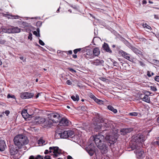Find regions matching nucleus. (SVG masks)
<instances>
[{"label": "nucleus", "instance_id": "1", "mask_svg": "<svg viewBox=\"0 0 159 159\" xmlns=\"http://www.w3.org/2000/svg\"><path fill=\"white\" fill-rule=\"evenodd\" d=\"M111 136L108 134H105L104 135L99 134L95 135L94 137V141L98 148L101 150L102 153H105L107 152V147L104 143H102L106 141L109 140L113 142L115 141V139H111Z\"/></svg>", "mask_w": 159, "mask_h": 159}, {"label": "nucleus", "instance_id": "2", "mask_svg": "<svg viewBox=\"0 0 159 159\" xmlns=\"http://www.w3.org/2000/svg\"><path fill=\"white\" fill-rule=\"evenodd\" d=\"M14 144L19 148H21L22 147L27 144L29 141L27 137L23 135H18L15 137L14 139Z\"/></svg>", "mask_w": 159, "mask_h": 159}, {"label": "nucleus", "instance_id": "3", "mask_svg": "<svg viewBox=\"0 0 159 159\" xmlns=\"http://www.w3.org/2000/svg\"><path fill=\"white\" fill-rule=\"evenodd\" d=\"M97 116L100 122L103 124L102 126V128H103L102 132L101 133L102 134H103L104 131L107 130L108 128L113 127V121L104 119L102 116L99 114H97Z\"/></svg>", "mask_w": 159, "mask_h": 159}, {"label": "nucleus", "instance_id": "4", "mask_svg": "<svg viewBox=\"0 0 159 159\" xmlns=\"http://www.w3.org/2000/svg\"><path fill=\"white\" fill-rule=\"evenodd\" d=\"M49 152L50 153L53 152V155L54 158L58 157L62 153V150L59 149L58 147H51L49 148Z\"/></svg>", "mask_w": 159, "mask_h": 159}, {"label": "nucleus", "instance_id": "5", "mask_svg": "<svg viewBox=\"0 0 159 159\" xmlns=\"http://www.w3.org/2000/svg\"><path fill=\"white\" fill-rule=\"evenodd\" d=\"M48 118L52 120L53 123H57L60 120V115L56 113H52L48 115Z\"/></svg>", "mask_w": 159, "mask_h": 159}, {"label": "nucleus", "instance_id": "6", "mask_svg": "<svg viewBox=\"0 0 159 159\" xmlns=\"http://www.w3.org/2000/svg\"><path fill=\"white\" fill-rule=\"evenodd\" d=\"M6 32L8 33H18L20 32L22 29L17 27L10 26L6 28Z\"/></svg>", "mask_w": 159, "mask_h": 159}, {"label": "nucleus", "instance_id": "7", "mask_svg": "<svg viewBox=\"0 0 159 159\" xmlns=\"http://www.w3.org/2000/svg\"><path fill=\"white\" fill-rule=\"evenodd\" d=\"M94 121L93 124L94 129L97 130H98L100 129H103V128H102V125L100 124L101 122L98 120V119L97 118V116L96 118L94 119Z\"/></svg>", "mask_w": 159, "mask_h": 159}, {"label": "nucleus", "instance_id": "8", "mask_svg": "<svg viewBox=\"0 0 159 159\" xmlns=\"http://www.w3.org/2000/svg\"><path fill=\"white\" fill-rule=\"evenodd\" d=\"M118 53L119 54L121 55L122 57H123L125 59L129 61H132V59L130 57V55L127 52H124L123 50H120Z\"/></svg>", "mask_w": 159, "mask_h": 159}, {"label": "nucleus", "instance_id": "9", "mask_svg": "<svg viewBox=\"0 0 159 159\" xmlns=\"http://www.w3.org/2000/svg\"><path fill=\"white\" fill-rule=\"evenodd\" d=\"M34 96V94L32 93L25 92L20 94V97L24 99L29 98H32Z\"/></svg>", "mask_w": 159, "mask_h": 159}, {"label": "nucleus", "instance_id": "10", "mask_svg": "<svg viewBox=\"0 0 159 159\" xmlns=\"http://www.w3.org/2000/svg\"><path fill=\"white\" fill-rule=\"evenodd\" d=\"M59 122V124L60 125L63 126H68L70 123L66 118L65 117H63L60 120Z\"/></svg>", "mask_w": 159, "mask_h": 159}, {"label": "nucleus", "instance_id": "11", "mask_svg": "<svg viewBox=\"0 0 159 159\" xmlns=\"http://www.w3.org/2000/svg\"><path fill=\"white\" fill-rule=\"evenodd\" d=\"M104 61L102 59H97L92 61L91 63L96 66L103 65Z\"/></svg>", "mask_w": 159, "mask_h": 159}, {"label": "nucleus", "instance_id": "12", "mask_svg": "<svg viewBox=\"0 0 159 159\" xmlns=\"http://www.w3.org/2000/svg\"><path fill=\"white\" fill-rule=\"evenodd\" d=\"M134 152L136 154L137 158H140L142 157L144 152L143 150L139 148L136 150L134 151Z\"/></svg>", "mask_w": 159, "mask_h": 159}, {"label": "nucleus", "instance_id": "13", "mask_svg": "<svg viewBox=\"0 0 159 159\" xmlns=\"http://www.w3.org/2000/svg\"><path fill=\"white\" fill-rule=\"evenodd\" d=\"M3 16L5 17L8 19H17L18 18L19 16H18L12 15L9 14V12H7L6 13H2V14Z\"/></svg>", "mask_w": 159, "mask_h": 159}, {"label": "nucleus", "instance_id": "14", "mask_svg": "<svg viewBox=\"0 0 159 159\" xmlns=\"http://www.w3.org/2000/svg\"><path fill=\"white\" fill-rule=\"evenodd\" d=\"M133 131V129L130 128L121 129L120 130L121 134L124 135L127 133H130Z\"/></svg>", "mask_w": 159, "mask_h": 159}, {"label": "nucleus", "instance_id": "15", "mask_svg": "<svg viewBox=\"0 0 159 159\" xmlns=\"http://www.w3.org/2000/svg\"><path fill=\"white\" fill-rule=\"evenodd\" d=\"M18 150L16 147H15L13 145H12L10 148V152L11 155H14L17 154Z\"/></svg>", "mask_w": 159, "mask_h": 159}, {"label": "nucleus", "instance_id": "16", "mask_svg": "<svg viewBox=\"0 0 159 159\" xmlns=\"http://www.w3.org/2000/svg\"><path fill=\"white\" fill-rule=\"evenodd\" d=\"M102 47L107 52H108L110 53H112V51L111 50L108 44L107 43H104L102 46Z\"/></svg>", "mask_w": 159, "mask_h": 159}, {"label": "nucleus", "instance_id": "17", "mask_svg": "<svg viewBox=\"0 0 159 159\" xmlns=\"http://www.w3.org/2000/svg\"><path fill=\"white\" fill-rule=\"evenodd\" d=\"M146 140V138L144 135L143 134L139 135L136 139V141L138 142H142Z\"/></svg>", "mask_w": 159, "mask_h": 159}, {"label": "nucleus", "instance_id": "18", "mask_svg": "<svg viewBox=\"0 0 159 159\" xmlns=\"http://www.w3.org/2000/svg\"><path fill=\"white\" fill-rule=\"evenodd\" d=\"M136 54L142 56V52L134 47L131 50Z\"/></svg>", "mask_w": 159, "mask_h": 159}, {"label": "nucleus", "instance_id": "19", "mask_svg": "<svg viewBox=\"0 0 159 159\" xmlns=\"http://www.w3.org/2000/svg\"><path fill=\"white\" fill-rule=\"evenodd\" d=\"M68 131H64L61 133H59V135L60 136L61 138L66 139L68 137Z\"/></svg>", "mask_w": 159, "mask_h": 159}, {"label": "nucleus", "instance_id": "20", "mask_svg": "<svg viewBox=\"0 0 159 159\" xmlns=\"http://www.w3.org/2000/svg\"><path fill=\"white\" fill-rule=\"evenodd\" d=\"M93 53L95 56H98L100 53L99 49L98 47H96L93 49Z\"/></svg>", "mask_w": 159, "mask_h": 159}, {"label": "nucleus", "instance_id": "21", "mask_svg": "<svg viewBox=\"0 0 159 159\" xmlns=\"http://www.w3.org/2000/svg\"><path fill=\"white\" fill-rule=\"evenodd\" d=\"M21 25V26H20V27L21 28H25V30H26L27 31L29 30H28L27 29V28H29V27L30 25L28 23L23 21V22H22Z\"/></svg>", "mask_w": 159, "mask_h": 159}, {"label": "nucleus", "instance_id": "22", "mask_svg": "<svg viewBox=\"0 0 159 159\" xmlns=\"http://www.w3.org/2000/svg\"><path fill=\"white\" fill-rule=\"evenodd\" d=\"M35 121L36 123L41 124L45 122L46 119L44 118L38 117Z\"/></svg>", "mask_w": 159, "mask_h": 159}, {"label": "nucleus", "instance_id": "23", "mask_svg": "<svg viewBox=\"0 0 159 159\" xmlns=\"http://www.w3.org/2000/svg\"><path fill=\"white\" fill-rule=\"evenodd\" d=\"M21 114L23 118L25 119L27 118L29 116L27 112V110H24L22 112Z\"/></svg>", "mask_w": 159, "mask_h": 159}, {"label": "nucleus", "instance_id": "24", "mask_svg": "<svg viewBox=\"0 0 159 159\" xmlns=\"http://www.w3.org/2000/svg\"><path fill=\"white\" fill-rule=\"evenodd\" d=\"M107 108L109 110L112 111L114 113H116L117 112V110L116 109H115L111 106V105L108 106H107Z\"/></svg>", "mask_w": 159, "mask_h": 159}, {"label": "nucleus", "instance_id": "25", "mask_svg": "<svg viewBox=\"0 0 159 159\" xmlns=\"http://www.w3.org/2000/svg\"><path fill=\"white\" fill-rule=\"evenodd\" d=\"M95 150V148L93 145V144H92V143L88 147L87 149V150L92 151L93 152H94Z\"/></svg>", "mask_w": 159, "mask_h": 159}, {"label": "nucleus", "instance_id": "26", "mask_svg": "<svg viewBox=\"0 0 159 159\" xmlns=\"http://www.w3.org/2000/svg\"><path fill=\"white\" fill-rule=\"evenodd\" d=\"M95 150V148L93 145V144H92V143L88 147L87 149V150L92 151L93 152H94Z\"/></svg>", "mask_w": 159, "mask_h": 159}, {"label": "nucleus", "instance_id": "27", "mask_svg": "<svg viewBox=\"0 0 159 159\" xmlns=\"http://www.w3.org/2000/svg\"><path fill=\"white\" fill-rule=\"evenodd\" d=\"M142 100L148 103H150V100L148 96L145 95L142 98Z\"/></svg>", "mask_w": 159, "mask_h": 159}, {"label": "nucleus", "instance_id": "28", "mask_svg": "<svg viewBox=\"0 0 159 159\" xmlns=\"http://www.w3.org/2000/svg\"><path fill=\"white\" fill-rule=\"evenodd\" d=\"M71 99L74 101H78L79 100V96L78 94H76L75 97L74 95H72L71 96Z\"/></svg>", "mask_w": 159, "mask_h": 159}, {"label": "nucleus", "instance_id": "29", "mask_svg": "<svg viewBox=\"0 0 159 159\" xmlns=\"http://www.w3.org/2000/svg\"><path fill=\"white\" fill-rule=\"evenodd\" d=\"M46 124L47 126L48 127H51L52 125V123H53L52 120H51L50 119H49V120L46 121Z\"/></svg>", "mask_w": 159, "mask_h": 159}, {"label": "nucleus", "instance_id": "30", "mask_svg": "<svg viewBox=\"0 0 159 159\" xmlns=\"http://www.w3.org/2000/svg\"><path fill=\"white\" fill-rule=\"evenodd\" d=\"M68 137H71V138H73V137L72 136L73 135H74V132L71 130H69L68 131Z\"/></svg>", "mask_w": 159, "mask_h": 159}, {"label": "nucleus", "instance_id": "31", "mask_svg": "<svg viewBox=\"0 0 159 159\" xmlns=\"http://www.w3.org/2000/svg\"><path fill=\"white\" fill-rule=\"evenodd\" d=\"M38 143L39 144H42V145H45L46 143H45V141L43 140V139H40L38 141Z\"/></svg>", "mask_w": 159, "mask_h": 159}, {"label": "nucleus", "instance_id": "32", "mask_svg": "<svg viewBox=\"0 0 159 159\" xmlns=\"http://www.w3.org/2000/svg\"><path fill=\"white\" fill-rule=\"evenodd\" d=\"M125 44L126 46H127L131 50H132V48L134 47L132 44H131L130 43H129L128 42H126Z\"/></svg>", "mask_w": 159, "mask_h": 159}, {"label": "nucleus", "instance_id": "33", "mask_svg": "<svg viewBox=\"0 0 159 159\" xmlns=\"http://www.w3.org/2000/svg\"><path fill=\"white\" fill-rule=\"evenodd\" d=\"M6 146L5 142L3 140H0V147Z\"/></svg>", "mask_w": 159, "mask_h": 159}, {"label": "nucleus", "instance_id": "34", "mask_svg": "<svg viewBox=\"0 0 159 159\" xmlns=\"http://www.w3.org/2000/svg\"><path fill=\"white\" fill-rule=\"evenodd\" d=\"M7 98H12L13 99H16V97L14 95H11L10 94H8L7 96Z\"/></svg>", "mask_w": 159, "mask_h": 159}, {"label": "nucleus", "instance_id": "35", "mask_svg": "<svg viewBox=\"0 0 159 159\" xmlns=\"http://www.w3.org/2000/svg\"><path fill=\"white\" fill-rule=\"evenodd\" d=\"M89 96L91 98L93 99L94 100L95 99L97 100V99H96V98L92 93H90L89 94Z\"/></svg>", "mask_w": 159, "mask_h": 159}, {"label": "nucleus", "instance_id": "36", "mask_svg": "<svg viewBox=\"0 0 159 159\" xmlns=\"http://www.w3.org/2000/svg\"><path fill=\"white\" fill-rule=\"evenodd\" d=\"M129 114L131 116H136L138 115V113L137 112H134L130 113H129Z\"/></svg>", "mask_w": 159, "mask_h": 159}, {"label": "nucleus", "instance_id": "37", "mask_svg": "<svg viewBox=\"0 0 159 159\" xmlns=\"http://www.w3.org/2000/svg\"><path fill=\"white\" fill-rule=\"evenodd\" d=\"M143 26L144 28H146L148 29H150L151 28L150 26L148 25L146 23L143 24Z\"/></svg>", "mask_w": 159, "mask_h": 159}, {"label": "nucleus", "instance_id": "38", "mask_svg": "<svg viewBox=\"0 0 159 159\" xmlns=\"http://www.w3.org/2000/svg\"><path fill=\"white\" fill-rule=\"evenodd\" d=\"M81 50V48H80L76 49L74 50L73 52L75 54H76L78 52L80 51Z\"/></svg>", "mask_w": 159, "mask_h": 159}, {"label": "nucleus", "instance_id": "39", "mask_svg": "<svg viewBox=\"0 0 159 159\" xmlns=\"http://www.w3.org/2000/svg\"><path fill=\"white\" fill-rule=\"evenodd\" d=\"M152 144L154 146L156 145H159V141H154L152 142Z\"/></svg>", "mask_w": 159, "mask_h": 159}, {"label": "nucleus", "instance_id": "40", "mask_svg": "<svg viewBox=\"0 0 159 159\" xmlns=\"http://www.w3.org/2000/svg\"><path fill=\"white\" fill-rule=\"evenodd\" d=\"M68 69L69 71H70L73 73H75L76 72V70L70 68H68Z\"/></svg>", "mask_w": 159, "mask_h": 159}, {"label": "nucleus", "instance_id": "41", "mask_svg": "<svg viewBox=\"0 0 159 159\" xmlns=\"http://www.w3.org/2000/svg\"><path fill=\"white\" fill-rule=\"evenodd\" d=\"M87 151L88 153L91 156H92V155H93V154L94 153V152L92 151L88 150H87Z\"/></svg>", "mask_w": 159, "mask_h": 159}, {"label": "nucleus", "instance_id": "42", "mask_svg": "<svg viewBox=\"0 0 159 159\" xmlns=\"http://www.w3.org/2000/svg\"><path fill=\"white\" fill-rule=\"evenodd\" d=\"M96 99H97V100H96L95 99H94V101L95 102H96L97 103H99V104L102 103V101L101 100H100V99H98L97 98H96Z\"/></svg>", "mask_w": 159, "mask_h": 159}, {"label": "nucleus", "instance_id": "43", "mask_svg": "<svg viewBox=\"0 0 159 159\" xmlns=\"http://www.w3.org/2000/svg\"><path fill=\"white\" fill-rule=\"evenodd\" d=\"M151 89L153 91H156L157 90L156 88L154 86H151Z\"/></svg>", "mask_w": 159, "mask_h": 159}, {"label": "nucleus", "instance_id": "44", "mask_svg": "<svg viewBox=\"0 0 159 159\" xmlns=\"http://www.w3.org/2000/svg\"><path fill=\"white\" fill-rule=\"evenodd\" d=\"M6 146H1L0 147V151L1 152L4 151Z\"/></svg>", "mask_w": 159, "mask_h": 159}, {"label": "nucleus", "instance_id": "45", "mask_svg": "<svg viewBox=\"0 0 159 159\" xmlns=\"http://www.w3.org/2000/svg\"><path fill=\"white\" fill-rule=\"evenodd\" d=\"M37 158V159H43V156H41L40 155H37L36 157H35V158Z\"/></svg>", "mask_w": 159, "mask_h": 159}, {"label": "nucleus", "instance_id": "46", "mask_svg": "<svg viewBox=\"0 0 159 159\" xmlns=\"http://www.w3.org/2000/svg\"><path fill=\"white\" fill-rule=\"evenodd\" d=\"M39 43L42 46H43L44 45V42L41 39H39Z\"/></svg>", "mask_w": 159, "mask_h": 159}, {"label": "nucleus", "instance_id": "47", "mask_svg": "<svg viewBox=\"0 0 159 159\" xmlns=\"http://www.w3.org/2000/svg\"><path fill=\"white\" fill-rule=\"evenodd\" d=\"M32 34L30 33L29 34V36L28 37V39H30V40H31L32 39Z\"/></svg>", "mask_w": 159, "mask_h": 159}, {"label": "nucleus", "instance_id": "48", "mask_svg": "<svg viewBox=\"0 0 159 159\" xmlns=\"http://www.w3.org/2000/svg\"><path fill=\"white\" fill-rule=\"evenodd\" d=\"M139 62L140 64V65L141 66H145V64L143 62L141 61H139Z\"/></svg>", "mask_w": 159, "mask_h": 159}, {"label": "nucleus", "instance_id": "49", "mask_svg": "<svg viewBox=\"0 0 159 159\" xmlns=\"http://www.w3.org/2000/svg\"><path fill=\"white\" fill-rule=\"evenodd\" d=\"M116 50L118 51H119H119L120 50V48H121V46H118V45H117L116 46Z\"/></svg>", "mask_w": 159, "mask_h": 159}, {"label": "nucleus", "instance_id": "50", "mask_svg": "<svg viewBox=\"0 0 159 159\" xmlns=\"http://www.w3.org/2000/svg\"><path fill=\"white\" fill-rule=\"evenodd\" d=\"M155 80L157 82H159V76H157L155 77Z\"/></svg>", "mask_w": 159, "mask_h": 159}, {"label": "nucleus", "instance_id": "51", "mask_svg": "<svg viewBox=\"0 0 159 159\" xmlns=\"http://www.w3.org/2000/svg\"><path fill=\"white\" fill-rule=\"evenodd\" d=\"M145 93L146 95L148 96V95H150L151 94V93L149 91H146L145 92Z\"/></svg>", "mask_w": 159, "mask_h": 159}, {"label": "nucleus", "instance_id": "52", "mask_svg": "<svg viewBox=\"0 0 159 159\" xmlns=\"http://www.w3.org/2000/svg\"><path fill=\"white\" fill-rule=\"evenodd\" d=\"M6 41L5 40L0 39V43L3 44L6 42Z\"/></svg>", "mask_w": 159, "mask_h": 159}, {"label": "nucleus", "instance_id": "53", "mask_svg": "<svg viewBox=\"0 0 159 159\" xmlns=\"http://www.w3.org/2000/svg\"><path fill=\"white\" fill-rule=\"evenodd\" d=\"M66 83L69 85H71L72 84L71 81H70V80H67L66 82Z\"/></svg>", "mask_w": 159, "mask_h": 159}, {"label": "nucleus", "instance_id": "54", "mask_svg": "<svg viewBox=\"0 0 159 159\" xmlns=\"http://www.w3.org/2000/svg\"><path fill=\"white\" fill-rule=\"evenodd\" d=\"M29 159H37V158H35L34 156L31 155Z\"/></svg>", "mask_w": 159, "mask_h": 159}, {"label": "nucleus", "instance_id": "55", "mask_svg": "<svg viewBox=\"0 0 159 159\" xmlns=\"http://www.w3.org/2000/svg\"><path fill=\"white\" fill-rule=\"evenodd\" d=\"M113 64L114 66H117L118 64L117 62H116V61H113Z\"/></svg>", "mask_w": 159, "mask_h": 159}, {"label": "nucleus", "instance_id": "56", "mask_svg": "<svg viewBox=\"0 0 159 159\" xmlns=\"http://www.w3.org/2000/svg\"><path fill=\"white\" fill-rule=\"evenodd\" d=\"M45 159H51L50 156H45L44 157Z\"/></svg>", "mask_w": 159, "mask_h": 159}, {"label": "nucleus", "instance_id": "57", "mask_svg": "<svg viewBox=\"0 0 159 159\" xmlns=\"http://www.w3.org/2000/svg\"><path fill=\"white\" fill-rule=\"evenodd\" d=\"M33 34L37 36H39L37 32L35 31L33 32Z\"/></svg>", "mask_w": 159, "mask_h": 159}, {"label": "nucleus", "instance_id": "58", "mask_svg": "<svg viewBox=\"0 0 159 159\" xmlns=\"http://www.w3.org/2000/svg\"><path fill=\"white\" fill-rule=\"evenodd\" d=\"M19 58L20 60H22L23 62H25L26 61L25 59H24V57H21Z\"/></svg>", "mask_w": 159, "mask_h": 159}, {"label": "nucleus", "instance_id": "59", "mask_svg": "<svg viewBox=\"0 0 159 159\" xmlns=\"http://www.w3.org/2000/svg\"><path fill=\"white\" fill-rule=\"evenodd\" d=\"M147 75L149 77H150L151 76V75L150 74V71H147Z\"/></svg>", "mask_w": 159, "mask_h": 159}, {"label": "nucleus", "instance_id": "60", "mask_svg": "<svg viewBox=\"0 0 159 159\" xmlns=\"http://www.w3.org/2000/svg\"><path fill=\"white\" fill-rule=\"evenodd\" d=\"M49 153V152L48 150H46L44 152L45 154H47Z\"/></svg>", "mask_w": 159, "mask_h": 159}, {"label": "nucleus", "instance_id": "61", "mask_svg": "<svg viewBox=\"0 0 159 159\" xmlns=\"http://www.w3.org/2000/svg\"><path fill=\"white\" fill-rule=\"evenodd\" d=\"M9 113L10 112L9 111L7 110L5 111V113L6 114L7 116H8V115L9 114Z\"/></svg>", "mask_w": 159, "mask_h": 159}, {"label": "nucleus", "instance_id": "62", "mask_svg": "<svg viewBox=\"0 0 159 159\" xmlns=\"http://www.w3.org/2000/svg\"><path fill=\"white\" fill-rule=\"evenodd\" d=\"M142 2L143 4H146L147 3V2L146 0H143Z\"/></svg>", "mask_w": 159, "mask_h": 159}, {"label": "nucleus", "instance_id": "63", "mask_svg": "<svg viewBox=\"0 0 159 159\" xmlns=\"http://www.w3.org/2000/svg\"><path fill=\"white\" fill-rule=\"evenodd\" d=\"M72 57L74 58H76L77 57V55L76 54H73L72 55Z\"/></svg>", "mask_w": 159, "mask_h": 159}, {"label": "nucleus", "instance_id": "64", "mask_svg": "<svg viewBox=\"0 0 159 159\" xmlns=\"http://www.w3.org/2000/svg\"><path fill=\"white\" fill-rule=\"evenodd\" d=\"M72 158V157L70 155L68 156L67 157V159H71Z\"/></svg>", "mask_w": 159, "mask_h": 159}]
</instances>
